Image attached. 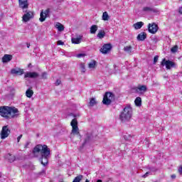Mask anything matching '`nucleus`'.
I'll return each instance as SVG.
<instances>
[{
  "mask_svg": "<svg viewBox=\"0 0 182 182\" xmlns=\"http://www.w3.org/2000/svg\"><path fill=\"white\" fill-rule=\"evenodd\" d=\"M33 154L34 156L38 157L39 154L41 156V164L43 166H46L49 161V156L50 155V149L48 148L47 145L38 144L33 150Z\"/></svg>",
  "mask_w": 182,
  "mask_h": 182,
  "instance_id": "f257e3e1",
  "label": "nucleus"
},
{
  "mask_svg": "<svg viewBox=\"0 0 182 182\" xmlns=\"http://www.w3.org/2000/svg\"><path fill=\"white\" fill-rule=\"evenodd\" d=\"M0 116L4 119H14L19 116V110L15 107H0Z\"/></svg>",
  "mask_w": 182,
  "mask_h": 182,
  "instance_id": "f03ea898",
  "label": "nucleus"
},
{
  "mask_svg": "<svg viewBox=\"0 0 182 182\" xmlns=\"http://www.w3.org/2000/svg\"><path fill=\"white\" fill-rule=\"evenodd\" d=\"M132 116L133 108L132 107V105H127L121 112L119 114V120H121L122 123H126V122H129L130 119H132Z\"/></svg>",
  "mask_w": 182,
  "mask_h": 182,
  "instance_id": "7ed1b4c3",
  "label": "nucleus"
},
{
  "mask_svg": "<svg viewBox=\"0 0 182 182\" xmlns=\"http://www.w3.org/2000/svg\"><path fill=\"white\" fill-rule=\"evenodd\" d=\"M161 66H166V69H167V70H170L173 68H176L177 64L170 60H166V58H164L161 62Z\"/></svg>",
  "mask_w": 182,
  "mask_h": 182,
  "instance_id": "20e7f679",
  "label": "nucleus"
},
{
  "mask_svg": "<svg viewBox=\"0 0 182 182\" xmlns=\"http://www.w3.org/2000/svg\"><path fill=\"white\" fill-rule=\"evenodd\" d=\"M23 12L25 13L22 17L23 22H29V20L33 19V16H35V14L32 11L23 9Z\"/></svg>",
  "mask_w": 182,
  "mask_h": 182,
  "instance_id": "39448f33",
  "label": "nucleus"
},
{
  "mask_svg": "<svg viewBox=\"0 0 182 182\" xmlns=\"http://www.w3.org/2000/svg\"><path fill=\"white\" fill-rule=\"evenodd\" d=\"M114 100V95L112 92H107L104 95V98L102 100L103 105H110L112 102Z\"/></svg>",
  "mask_w": 182,
  "mask_h": 182,
  "instance_id": "423d86ee",
  "label": "nucleus"
},
{
  "mask_svg": "<svg viewBox=\"0 0 182 182\" xmlns=\"http://www.w3.org/2000/svg\"><path fill=\"white\" fill-rule=\"evenodd\" d=\"M70 124L73 128L71 134H76L80 137V134L79 133V127H77V120L76 119H73L71 121Z\"/></svg>",
  "mask_w": 182,
  "mask_h": 182,
  "instance_id": "0eeeda50",
  "label": "nucleus"
},
{
  "mask_svg": "<svg viewBox=\"0 0 182 182\" xmlns=\"http://www.w3.org/2000/svg\"><path fill=\"white\" fill-rule=\"evenodd\" d=\"M9 134H11V129H9V127H8V125L4 126L2 127V130L0 134L1 139L2 140H4V139H6V137H9Z\"/></svg>",
  "mask_w": 182,
  "mask_h": 182,
  "instance_id": "6e6552de",
  "label": "nucleus"
},
{
  "mask_svg": "<svg viewBox=\"0 0 182 182\" xmlns=\"http://www.w3.org/2000/svg\"><path fill=\"white\" fill-rule=\"evenodd\" d=\"M49 14H50V9H47L46 10H42L40 14V22H45L46 18L49 16Z\"/></svg>",
  "mask_w": 182,
  "mask_h": 182,
  "instance_id": "1a4fd4ad",
  "label": "nucleus"
},
{
  "mask_svg": "<svg viewBox=\"0 0 182 182\" xmlns=\"http://www.w3.org/2000/svg\"><path fill=\"white\" fill-rule=\"evenodd\" d=\"M148 31L149 33H157V31H159V26H157L156 23H149L148 26Z\"/></svg>",
  "mask_w": 182,
  "mask_h": 182,
  "instance_id": "9d476101",
  "label": "nucleus"
},
{
  "mask_svg": "<svg viewBox=\"0 0 182 182\" xmlns=\"http://www.w3.org/2000/svg\"><path fill=\"white\" fill-rule=\"evenodd\" d=\"M101 53H103V55H107V53H109L110 50H112V44L107 43L105 44L101 48H100Z\"/></svg>",
  "mask_w": 182,
  "mask_h": 182,
  "instance_id": "9b49d317",
  "label": "nucleus"
},
{
  "mask_svg": "<svg viewBox=\"0 0 182 182\" xmlns=\"http://www.w3.org/2000/svg\"><path fill=\"white\" fill-rule=\"evenodd\" d=\"M142 11L143 12H153L154 14H159V12H160L159 9H154L150 6H144Z\"/></svg>",
  "mask_w": 182,
  "mask_h": 182,
  "instance_id": "f8f14e48",
  "label": "nucleus"
},
{
  "mask_svg": "<svg viewBox=\"0 0 182 182\" xmlns=\"http://www.w3.org/2000/svg\"><path fill=\"white\" fill-rule=\"evenodd\" d=\"M136 90L137 93H139V95H144V93L147 92V86L138 85Z\"/></svg>",
  "mask_w": 182,
  "mask_h": 182,
  "instance_id": "ddd939ff",
  "label": "nucleus"
},
{
  "mask_svg": "<svg viewBox=\"0 0 182 182\" xmlns=\"http://www.w3.org/2000/svg\"><path fill=\"white\" fill-rule=\"evenodd\" d=\"M18 4L21 9H28V8L29 7L28 0H18Z\"/></svg>",
  "mask_w": 182,
  "mask_h": 182,
  "instance_id": "4468645a",
  "label": "nucleus"
},
{
  "mask_svg": "<svg viewBox=\"0 0 182 182\" xmlns=\"http://www.w3.org/2000/svg\"><path fill=\"white\" fill-rule=\"evenodd\" d=\"M83 38V36H78L77 38H73L71 41L72 43H75V45H79V43H82V39Z\"/></svg>",
  "mask_w": 182,
  "mask_h": 182,
  "instance_id": "2eb2a0df",
  "label": "nucleus"
},
{
  "mask_svg": "<svg viewBox=\"0 0 182 182\" xmlns=\"http://www.w3.org/2000/svg\"><path fill=\"white\" fill-rule=\"evenodd\" d=\"M12 75H23V69L14 68L11 70Z\"/></svg>",
  "mask_w": 182,
  "mask_h": 182,
  "instance_id": "dca6fc26",
  "label": "nucleus"
},
{
  "mask_svg": "<svg viewBox=\"0 0 182 182\" xmlns=\"http://www.w3.org/2000/svg\"><path fill=\"white\" fill-rule=\"evenodd\" d=\"M39 76V74L38 73H26L24 77H31V79H33L35 77H38Z\"/></svg>",
  "mask_w": 182,
  "mask_h": 182,
  "instance_id": "f3484780",
  "label": "nucleus"
},
{
  "mask_svg": "<svg viewBox=\"0 0 182 182\" xmlns=\"http://www.w3.org/2000/svg\"><path fill=\"white\" fill-rule=\"evenodd\" d=\"M12 60V55L6 54L2 58V62L3 63H6L8 62H11Z\"/></svg>",
  "mask_w": 182,
  "mask_h": 182,
  "instance_id": "a211bd4d",
  "label": "nucleus"
},
{
  "mask_svg": "<svg viewBox=\"0 0 182 182\" xmlns=\"http://www.w3.org/2000/svg\"><path fill=\"white\" fill-rule=\"evenodd\" d=\"M97 105V101H96V98L92 97L90 99V102L88 103V107H93V106H96Z\"/></svg>",
  "mask_w": 182,
  "mask_h": 182,
  "instance_id": "6ab92c4d",
  "label": "nucleus"
},
{
  "mask_svg": "<svg viewBox=\"0 0 182 182\" xmlns=\"http://www.w3.org/2000/svg\"><path fill=\"white\" fill-rule=\"evenodd\" d=\"M146 38H147V34L144 32H141L137 36V41H143Z\"/></svg>",
  "mask_w": 182,
  "mask_h": 182,
  "instance_id": "aec40b11",
  "label": "nucleus"
},
{
  "mask_svg": "<svg viewBox=\"0 0 182 182\" xmlns=\"http://www.w3.org/2000/svg\"><path fill=\"white\" fill-rule=\"evenodd\" d=\"M105 36H106V32H105V31L100 30L98 31V33L97 35V38H98V39H103V38H105Z\"/></svg>",
  "mask_w": 182,
  "mask_h": 182,
  "instance_id": "412c9836",
  "label": "nucleus"
},
{
  "mask_svg": "<svg viewBox=\"0 0 182 182\" xmlns=\"http://www.w3.org/2000/svg\"><path fill=\"white\" fill-rule=\"evenodd\" d=\"M55 27L56 28V29H58L59 32L65 31V27L60 23H56Z\"/></svg>",
  "mask_w": 182,
  "mask_h": 182,
  "instance_id": "4be33fe9",
  "label": "nucleus"
},
{
  "mask_svg": "<svg viewBox=\"0 0 182 182\" xmlns=\"http://www.w3.org/2000/svg\"><path fill=\"white\" fill-rule=\"evenodd\" d=\"M98 28L99 27L97 26V25L91 26V27L90 28V33H92V35H95V33H96V32H97Z\"/></svg>",
  "mask_w": 182,
  "mask_h": 182,
  "instance_id": "5701e85b",
  "label": "nucleus"
},
{
  "mask_svg": "<svg viewBox=\"0 0 182 182\" xmlns=\"http://www.w3.org/2000/svg\"><path fill=\"white\" fill-rule=\"evenodd\" d=\"M6 159H8V160L10 163H14V161H15L16 160V158L14 156V155L11 154H8L6 155Z\"/></svg>",
  "mask_w": 182,
  "mask_h": 182,
  "instance_id": "b1692460",
  "label": "nucleus"
},
{
  "mask_svg": "<svg viewBox=\"0 0 182 182\" xmlns=\"http://www.w3.org/2000/svg\"><path fill=\"white\" fill-rule=\"evenodd\" d=\"M143 25H144V23L139 21L134 24V29H141Z\"/></svg>",
  "mask_w": 182,
  "mask_h": 182,
  "instance_id": "393cba45",
  "label": "nucleus"
},
{
  "mask_svg": "<svg viewBox=\"0 0 182 182\" xmlns=\"http://www.w3.org/2000/svg\"><path fill=\"white\" fill-rule=\"evenodd\" d=\"M26 96H27V97H28V98L32 97V96H33V90H32L31 89H28L26 91Z\"/></svg>",
  "mask_w": 182,
  "mask_h": 182,
  "instance_id": "a878e982",
  "label": "nucleus"
},
{
  "mask_svg": "<svg viewBox=\"0 0 182 182\" xmlns=\"http://www.w3.org/2000/svg\"><path fill=\"white\" fill-rule=\"evenodd\" d=\"M132 46H126L124 48V52H126L127 53H128L129 55H132Z\"/></svg>",
  "mask_w": 182,
  "mask_h": 182,
  "instance_id": "bb28decb",
  "label": "nucleus"
},
{
  "mask_svg": "<svg viewBox=\"0 0 182 182\" xmlns=\"http://www.w3.org/2000/svg\"><path fill=\"white\" fill-rule=\"evenodd\" d=\"M89 69H95L96 68V61L92 60L88 64Z\"/></svg>",
  "mask_w": 182,
  "mask_h": 182,
  "instance_id": "cd10ccee",
  "label": "nucleus"
},
{
  "mask_svg": "<svg viewBox=\"0 0 182 182\" xmlns=\"http://www.w3.org/2000/svg\"><path fill=\"white\" fill-rule=\"evenodd\" d=\"M134 103L136 106H141V98L140 97H137L135 99Z\"/></svg>",
  "mask_w": 182,
  "mask_h": 182,
  "instance_id": "c85d7f7f",
  "label": "nucleus"
},
{
  "mask_svg": "<svg viewBox=\"0 0 182 182\" xmlns=\"http://www.w3.org/2000/svg\"><path fill=\"white\" fill-rule=\"evenodd\" d=\"M109 14H107V11H105L102 14V21H109Z\"/></svg>",
  "mask_w": 182,
  "mask_h": 182,
  "instance_id": "c756f323",
  "label": "nucleus"
},
{
  "mask_svg": "<svg viewBox=\"0 0 182 182\" xmlns=\"http://www.w3.org/2000/svg\"><path fill=\"white\" fill-rule=\"evenodd\" d=\"M82 178H83V176L79 175L74 178L73 182H80V181H82Z\"/></svg>",
  "mask_w": 182,
  "mask_h": 182,
  "instance_id": "7c9ffc66",
  "label": "nucleus"
},
{
  "mask_svg": "<svg viewBox=\"0 0 182 182\" xmlns=\"http://www.w3.org/2000/svg\"><path fill=\"white\" fill-rule=\"evenodd\" d=\"M177 50H178V46H173L171 49V52L172 53H176L177 52Z\"/></svg>",
  "mask_w": 182,
  "mask_h": 182,
  "instance_id": "2f4dec72",
  "label": "nucleus"
},
{
  "mask_svg": "<svg viewBox=\"0 0 182 182\" xmlns=\"http://www.w3.org/2000/svg\"><path fill=\"white\" fill-rule=\"evenodd\" d=\"M80 68L82 69V72H83V73H85V64H84V63H81V64L80 65Z\"/></svg>",
  "mask_w": 182,
  "mask_h": 182,
  "instance_id": "473e14b6",
  "label": "nucleus"
},
{
  "mask_svg": "<svg viewBox=\"0 0 182 182\" xmlns=\"http://www.w3.org/2000/svg\"><path fill=\"white\" fill-rule=\"evenodd\" d=\"M42 79H47L48 77V73H43L41 75Z\"/></svg>",
  "mask_w": 182,
  "mask_h": 182,
  "instance_id": "72a5a7b5",
  "label": "nucleus"
},
{
  "mask_svg": "<svg viewBox=\"0 0 182 182\" xmlns=\"http://www.w3.org/2000/svg\"><path fill=\"white\" fill-rule=\"evenodd\" d=\"M158 60H159V57L156 55L154 58V65H156Z\"/></svg>",
  "mask_w": 182,
  "mask_h": 182,
  "instance_id": "f704fd0d",
  "label": "nucleus"
},
{
  "mask_svg": "<svg viewBox=\"0 0 182 182\" xmlns=\"http://www.w3.org/2000/svg\"><path fill=\"white\" fill-rule=\"evenodd\" d=\"M85 53H80V54H77L76 57L77 58H84L85 56Z\"/></svg>",
  "mask_w": 182,
  "mask_h": 182,
  "instance_id": "c9c22d12",
  "label": "nucleus"
},
{
  "mask_svg": "<svg viewBox=\"0 0 182 182\" xmlns=\"http://www.w3.org/2000/svg\"><path fill=\"white\" fill-rule=\"evenodd\" d=\"M60 83H62V81H60V80H57V81L55 82V86H59Z\"/></svg>",
  "mask_w": 182,
  "mask_h": 182,
  "instance_id": "e433bc0d",
  "label": "nucleus"
},
{
  "mask_svg": "<svg viewBox=\"0 0 182 182\" xmlns=\"http://www.w3.org/2000/svg\"><path fill=\"white\" fill-rule=\"evenodd\" d=\"M178 173L181 176L182 175V166H181L179 168H178Z\"/></svg>",
  "mask_w": 182,
  "mask_h": 182,
  "instance_id": "4c0bfd02",
  "label": "nucleus"
},
{
  "mask_svg": "<svg viewBox=\"0 0 182 182\" xmlns=\"http://www.w3.org/2000/svg\"><path fill=\"white\" fill-rule=\"evenodd\" d=\"M57 45H65V43H63V41H58L57 42Z\"/></svg>",
  "mask_w": 182,
  "mask_h": 182,
  "instance_id": "58836bf2",
  "label": "nucleus"
},
{
  "mask_svg": "<svg viewBox=\"0 0 182 182\" xmlns=\"http://www.w3.org/2000/svg\"><path fill=\"white\" fill-rule=\"evenodd\" d=\"M21 139H22V134H21L20 136H18L17 137V142L19 143V141H21Z\"/></svg>",
  "mask_w": 182,
  "mask_h": 182,
  "instance_id": "ea45409f",
  "label": "nucleus"
},
{
  "mask_svg": "<svg viewBox=\"0 0 182 182\" xmlns=\"http://www.w3.org/2000/svg\"><path fill=\"white\" fill-rule=\"evenodd\" d=\"M128 136L129 137V139H127V135H125L124 136V138L126 139V140H130V139H132V137L130 136V135H128Z\"/></svg>",
  "mask_w": 182,
  "mask_h": 182,
  "instance_id": "a19ab883",
  "label": "nucleus"
},
{
  "mask_svg": "<svg viewBox=\"0 0 182 182\" xmlns=\"http://www.w3.org/2000/svg\"><path fill=\"white\" fill-rule=\"evenodd\" d=\"M149 174H150V173H149V172H146V173L143 176V177L146 178V177H147V176H149Z\"/></svg>",
  "mask_w": 182,
  "mask_h": 182,
  "instance_id": "79ce46f5",
  "label": "nucleus"
},
{
  "mask_svg": "<svg viewBox=\"0 0 182 182\" xmlns=\"http://www.w3.org/2000/svg\"><path fill=\"white\" fill-rule=\"evenodd\" d=\"M90 140V138L88 136L87 139H85V143H87Z\"/></svg>",
  "mask_w": 182,
  "mask_h": 182,
  "instance_id": "37998d69",
  "label": "nucleus"
},
{
  "mask_svg": "<svg viewBox=\"0 0 182 182\" xmlns=\"http://www.w3.org/2000/svg\"><path fill=\"white\" fill-rule=\"evenodd\" d=\"M179 14H182V6L179 8Z\"/></svg>",
  "mask_w": 182,
  "mask_h": 182,
  "instance_id": "c03bdc74",
  "label": "nucleus"
},
{
  "mask_svg": "<svg viewBox=\"0 0 182 182\" xmlns=\"http://www.w3.org/2000/svg\"><path fill=\"white\" fill-rule=\"evenodd\" d=\"M171 178H176V175H171Z\"/></svg>",
  "mask_w": 182,
  "mask_h": 182,
  "instance_id": "a18cd8bd",
  "label": "nucleus"
},
{
  "mask_svg": "<svg viewBox=\"0 0 182 182\" xmlns=\"http://www.w3.org/2000/svg\"><path fill=\"white\" fill-rule=\"evenodd\" d=\"M45 173H46V171L43 170V171L41 173V174H45Z\"/></svg>",
  "mask_w": 182,
  "mask_h": 182,
  "instance_id": "49530a36",
  "label": "nucleus"
},
{
  "mask_svg": "<svg viewBox=\"0 0 182 182\" xmlns=\"http://www.w3.org/2000/svg\"><path fill=\"white\" fill-rule=\"evenodd\" d=\"M96 182H103L101 179H98Z\"/></svg>",
  "mask_w": 182,
  "mask_h": 182,
  "instance_id": "de8ad7c7",
  "label": "nucleus"
},
{
  "mask_svg": "<svg viewBox=\"0 0 182 182\" xmlns=\"http://www.w3.org/2000/svg\"><path fill=\"white\" fill-rule=\"evenodd\" d=\"M85 182H90V181H89L88 179H86Z\"/></svg>",
  "mask_w": 182,
  "mask_h": 182,
  "instance_id": "09e8293b",
  "label": "nucleus"
},
{
  "mask_svg": "<svg viewBox=\"0 0 182 182\" xmlns=\"http://www.w3.org/2000/svg\"><path fill=\"white\" fill-rule=\"evenodd\" d=\"M30 45H27V48H29Z\"/></svg>",
  "mask_w": 182,
  "mask_h": 182,
  "instance_id": "8fccbe9b",
  "label": "nucleus"
}]
</instances>
